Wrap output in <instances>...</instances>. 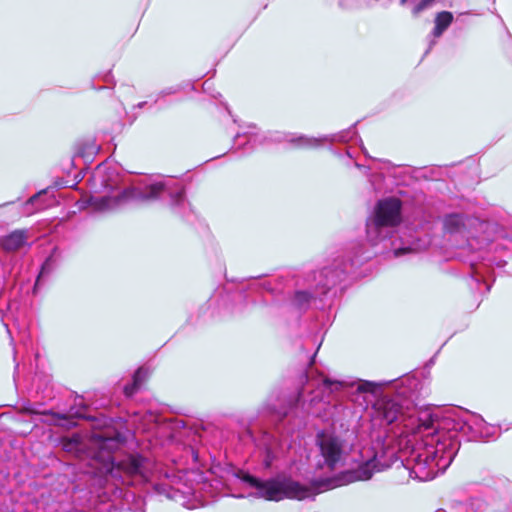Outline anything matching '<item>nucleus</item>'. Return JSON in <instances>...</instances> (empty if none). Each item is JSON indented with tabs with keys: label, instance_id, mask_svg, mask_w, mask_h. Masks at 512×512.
Instances as JSON below:
<instances>
[{
	"label": "nucleus",
	"instance_id": "f257e3e1",
	"mask_svg": "<svg viewBox=\"0 0 512 512\" xmlns=\"http://www.w3.org/2000/svg\"><path fill=\"white\" fill-rule=\"evenodd\" d=\"M321 342L310 356L308 367L302 378L305 384L321 388V393L336 399L350 397L354 393L377 396L381 388L392 384L394 396H382L373 404L372 418L380 426L389 427L394 437L401 438L399 446L405 443L408 451L401 447H391V436L377 443L372 458L360 464L356 469L341 473L337 477L314 479L309 486L288 477V499L304 500L324 491L346 485L358 480L370 479L374 472L391 467L397 461L407 462L410 476L420 481H429L444 473L456 457L462 433L468 440L490 439L498 437L499 428L488 424L482 416L465 412L455 418L442 420L428 410L419 411L413 404L419 380L404 375L391 381H368L361 379L334 380L314 369V362Z\"/></svg>",
	"mask_w": 512,
	"mask_h": 512
},
{
	"label": "nucleus",
	"instance_id": "f03ea898",
	"mask_svg": "<svg viewBox=\"0 0 512 512\" xmlns=\"http://www.w3.org/2000/svg\"><path fill=\"white\" fill-rule=\"evenodd\" d=\"M93 439L98 451L87 460L83 471L93 484L103 486L112 482L116 486L141 487L151 482L153 463L147 457L140 453L113 455L112 451L127 440L124 431L106 427L94 432Z\"/></svg>",
	"mask_w": 512,
	"mask_h": 512
},
{
	"label": "nucleus",
	"instance_id": "7ed1b4c3",
	"mask_svg": "<svg viewBox=\"0 0 512 512\" xmlns=\"http://www.w3.org/2000/svg\"><path fill=\"white\" fill-rule=\"evenodd\" d=\"M374 253L360 242H352L332 261L320 270L309 273L305 279L306 289L296 290L287 304L299 314L306 312L312 302L317 300L324 306L336 297L338 287L363 263L370 260Z\"/></svg>",
	"mask_w": 512,
	"mask_h": 512
},
{
	"label": "nucleus",
	"instance_id": "20e7f679",
	"mask_svg": "<svg viewBox=\"0 0 512 512\" xmlns=\"http://www.w3.org/2000/svg\"><path fill=\"white\" fill-rule=\"evenodd\" d=\"M305 392L306 387L303 386L281 405L272 403L271 400L267 402L265 411L271 417L274 432L269 429L261 430L254 438L256 445L263 451L265 468L271 467L284 445H291L288 439L306 426V418L310 414H315L312 407L321 399H318V396H312L307 401Z\"/></svg>",
	"mask_w": 512,
	"mask_h": 512
},
{
	"label": "nucleus",
	"instance_id": "39448f33",
	"mask_svg": "<svg viewBox=\"0 0 512 512\" xmlns=\"http://www.w3.org/2000/svg\"><path fill=\"white\" fill-rule=\"evenodd\" d=\"M401 222L402 201L395 197L379 200L366 220L368 242L373 246L381 244L383 250H391L396 257L426 249L427 240L399 234Z\"/></svg>",
	"mask_w": 512,
	"mask_h": 512
},
{
	"label": "nucleus",
	"instance_id": "423d86ee",
	"mask_svg": "<svg viewBox=\"0 0 512 512\" xmlns=\"http://www.w3.org/2000/svg\"><path fill=\"white\" fill-rule=\"evenodd\" d=\"M164 201L173 212L182 218H187L191 211L186 200L184 186L173 177L163 179L146 178L136 185L124 188L116 196L92 197V205L99 211L113 210L129 202Z\"/></svg>",
	"mask_w": 512,
	"mask_h": 512
},
{
	"label": "nucleus",
	"instance_id": "0eeeda50",
	"mask_svg": "<svg viewBox=\"0 0 512 512\" xmlns=\"http://www.w3.org/2000/svg\"><path fill=\"white\" fill-rule=\"evenodd\" d=\"M193 475L195 476V484L187 492L181 491L179 488L172 486L166 481L153 483L151 487L157 495L164 496L174 501L184 499L185 493L190 494L195 499H200L201 505L204 506L209 504L214 498L225 494L229 485L227 478L223 476L218 477L212 471L207 473L193 472Z\"/></svg>",
	"mask_w": 512,
	"mask_h": 512
},
{
	"label": "nucleus",
	"instance_id": "6e6552de",
	"mask_svg": "<svg viewBox=\"0 0 512 512\" xmlns=\"http://www.w3.org/2000/svg\"><path fill=\"white\" fill-rule=\"evenodd\" d=\"M357 137L355 125L348 129L342 130L335 134L324 135L322 137H308L305 135L292 136L281 132H274L270 134L269 140L273 142L287 141L299 148H316L321 146L324 142L334 143L342 142L347 143Z\"/></svg>",
	"mask_w": 512,
	"mask_h": 512
},
{
	"label": "nucleus",
	"instance_id": "1a4fd4ad",
	"mask_svg": "<svg viewBox=\"0 0 512 512\" xmlns=\"http://www.w3.org/2000/svg\"><path fill=\"white\" fill-rule=\"evenodd\" d=\"M316 445L323 458V465L333 470L343 455V442L341 439L333 433L322 430L316 435Z\"/></svg>",
	"mask_w": 512,
	"mask_h": 512
},
{
	"label": "nucleus",
	"instance_id": "9d476101",
	"mask_svg": "<svg viewBox=\"0 0 512 512\" xmlns=\"http://www.w3.org/2000/svg\"><path fill=\"white\" fill-rule=\"evenodd\" d=\"M464 512H510L511 500L494 495L471 496L460 503Z\"/></svg>",
	"mask_w": 512,
	"mask_h": 512
},
{
	"label": "nucleus",
	"instance_id": "9b49d317",
	"mask_svg": "<svg viewBox=\"0 0 512 512\" xmlns=\"http://www.w3.org/2000/svg\"><path fill=\"white\" fill-rule=\"evenodd\" d=\"M474 221L475 220L470 219L463 214L451 213L445 215L443 219V228L444 231L450 235H460L461 237H465L467 239L468 248H473V242H478V239L470 234L467 227L472 225V222ZM486 242H490V240L488 238H483L481 242H478L480 244V250L488 247Z\"/></svg>",
	"mask_w": 512,
	"mask_h": 512
},
{
	"label": "nucleus",
	"instance_id": "f8f14e48",
	"mask_svg": "<svg viewBox=\"0 0 512 512\" xmlns=\"http://www.w3.org/2000/svg\"><path fill=\"white\" fill-rule=\"evenodd\" d=\"M27 244V231L14 230L7 235L0 237V247L7 252L20 250Z\"/></svg>",
	"mask_w": 512,
	"mask_h": 512
},
{
	"label": "nucleus",
	"instance_id": "ddd939ff",
	"mask_svg": "<svg viewBox=\"0 0 512 512\" xmlns=\"http://www.w3.org/2000/svg\"><path fill=\"white\" fill-rule=\"evenodd\" d=\"M453 19V14L449 11H442L437 13L434 20L435 26L431 32L433 39L430 40L428 49L426 50L425 54H427L436 44L435 38L442 36V34L448 29V27L453 22Z\"/></svg>",
	"mask_w": 512,
	"mask_h": 512
},
{
	"label": "nucleus",
	"instance_id": "4468645a",
	"mask_svg": "<svg viewBox=\"0 0 512 512\" xmlns=\"http://www.w3.org/2000/svg\"><path fill=\"white\" fill-rule=\"evenodd\" d=\"M58 252V249L54 247L51 251V253L46 257L44 262L42 263L40 267V271L36 277L34 286H33V293L37 294V291L40 287L41 280L45 278L46 276L50 275L57 266L56 261V254Z\"/></svg>",
	"mask_w": 512,
	"mask_h": 512
},
{
	"label": "nucleus",
	"instance_id": "2eb2a0df",
	"mask_svg": "<svg viewBox=\"0 0 512 512\" xmlns=\"http://www.w3.org/2000/svg\"><path fill=\"white\" fill-rule=\"evenodd\" d=\"M148 377V370L144 367L138 368L133 376L131 383L124 386L123 391L126 397H132L142 386Z\"/></svg>",
	"mask_w": 512,
	"mask_h": 512
},
{
	"label": "nucleus",
	"instance_id": "dca6fc26",
	"mask_svg": "<svg viewBox=\"0 0 512 512\" xmlns=\"http://www.w3.org/2000/svg\"><path fill=\"white\" fill-rule=\"evenodd\" d=\"M470 271L466 279L467 285L472 291L479 288L480 284L484 282L483 276L480 274L478 267L474 260H469Z\"/></svg>",
	"mask_w": 512,
	"mask_h": 512
},
{
	"label": "nucleus",
	"instance_id": "f3484780",
	"mask_svg": "<svg viewBox=\"0 0 512 512\" xmlns=\"http://www.w3.org/2000/svg\"><path fill=\"white\" fill-rule=\"evenodd\" d=\"M87 407L85 405H82L80 408H77L75 406L70 407L69 411L67 413H53L51 411L47 412L46 414L53 415L54 417L66 420L68 418H77V419H86L88 418L85 414Z\"/></svg>",
	"mask_w": 512,
	"mask_h": 512
},
{
	"label": "nucleus",
	"instance_id": "a211bd4d",
	"mask_svg": "<svg viewBox=\"0 0 512 512\" xmlns=\"http://www.w3.org/2000/svg\"><path fill=\"white\" fill-rule=\"evenodd\" d=\"M486 245H488L489 251H493L495 253H499L504 250L512 251V235L501 237L495 241L486 242Z\"/></svg>",
	"mask_w": 512,
	"mask_h": 512
},
{
	"label": "nucleus",
	"instance_id": "6ab92c4d",
	"mask_svg": "<svg viewBox=\"0 0 512 512\" xmlns=\"http://www.w3.org/2000/svg\"><path fill=\"white\" fill-rule=\"evenodd\" d=\"M48 189L49 188L42 189L28 198V200L24 203V207L27 208L28 214L45 207V204L39 203V200L42 195L47 194Z\"/></svg>",
	"mask_w": 512,
	"mask_h": 512
},
{
	"label": "nucleus",
	"instance_id": "aec40b11",
	"mask_svg": "<svg viewBox=\"0 0 512 512\" xmlns=\"http://www.w3.org/2000/svg\"><path fill=\"white\" fill-rule=\"evenodd\" d=\"M257 141V135H253L251 132L237 133L234 136V144L238 145L239 148L243 146H250L251 150L254 149Z\"/></svg>",
	"mask_w": 512,
	"mask_h": 512
},
{
	"label": "nucleus",
	"instance_id": "412c9836",
	"mask_svg": "<svg viewBox=\"0 0 512 512\" xmlns=\"http://www.w3.org/2000/svg\"><path fill=\"white\" fill-rule=\"evenodd\" d=\"M82 443L78 437H72L63 442V449L68 453L78 454L81 451Z\"/></svg>",
	"mask_w": 512,
	"mask_h": 512
},
{
	"label": "nucleus",
	"instance_id": "4be33fe9",
	"mask_svg": "<svg viewBox=\"0 0 512 512\" xmlns=\"http://www.w3.org/2000/svg\"><path fill=\"white\" fill-rule=\"evenodd\" d=\"M435 2L436 0H417V3L412 9V14L414 16L420 15L422 12L432 8Z\"/></svg>",
	"mask_w": 512,
	"mask_h": 512
},
{
	"label": "nucleus",
	"instance_id": "5701e85b",
	"mask_svg": "<svg viewBox=\"0 0 512 512\" xmlns=\"http://www.w3.org/2000/svg\"><path fill=\"white\" fill-rule=\"evenodd\" d=\"M372 4L373 0H340V5L347 8H352L361 5L370 6Z\"/></svg>",
	"mask_w": 512,
	"mask_h": 512
},
{
	"label": "nucleus",
	"instance_id": "b1692460",
	"mask_svg": "<svg viewBox=\"0 0 512 512\" xmlns=\"http://www.w3.org/2000/svg\"><path fill=\"white\" fill-rule=\"evenodd\" d=\"M186 454L191 456L193 463H195V464L200 463L199 452L196 449H194L193 447H188L186 449Z\"/></svg>",
	"mask_w": 512,
	"mask_h": 512
},
{
	"label": "nucleus",
	"instance_id": "393cba45",
	"mask_svg": "<svg viewBox=\"0 0 512 512\" xmlns=\"http://www.w3.org/2000/svg\"><path fill=\"white\" fill-rule=\"evenodd\" d=\"M177 91H178V88H176V87H167L160 92V95H162V96L171 95V94H175Z\"/></svg>",
	"mask_w": 512,
	"mask_h": 512
},
{
	"label": "nucleus",
	"instance_id": "a878e982",
	"mask_svg": "<svg viewBox=\"0 0 512 512\" xmlns=\"http://www.w3.org/2000/svg\"><path fill=\"white\" fill-rule=\"evenodd\" d=\"M259 286H260V288H262L263 290H266V291L272 292V286H271V283H270V282H268V281H261V282H259Z\"/></svg>",
	"mask_w": 512,
	"mask_h": 512
},
{
	"label": "nucleus",
	"instance_id": "bb28decb",
	"mask_svg": "<svg viewBox=\"0 0 512 512\" xmlns=\"http://www.w3.org/2000/svg\"><path fill=\"white\" fill-rule=\"evenodd\" d=\"M494 485L503 486L506 483V479L502 477H496L492 479Z\"/></svg>",
	"mask_w": 512,
	"mask_h": 512
},
{
	"label": "nucleus",
	"instance_id": "cd10ccee",
	"mask_svg": "<svg viewBox=\"0 0 512 512\" xmlns=\"http://www.w3.org/2000/svg\"><path fill=\"white\" fill-rule=\"evenodd\" d=\"M493 262L497 267H504L507 263V261L504 259H499V260L494 259Z\"/></svg>",
	"mask_w": 512,
	"mask_h": 512
},
{
	"label": "nucleus",
	"instance_id": "c85d7f7f",
	"mask_svg": "<svg viewBox=\"0 0 512 512\" xmlns=\"http://www.w3.org/2000/svg\"><path fill=\"white\" fill-rule=\"evenodd\" d=\"M487 227H488V223L479 222V228H480L481 230H484V229H485V228H487Z\"/></svg>",
	"mask_w": 512,
	"mask_h": 512
},
{
	"label": "nucleus",
	"instance_id": "c756f323",
	"mask_svg": "<svg viewBox=\"0 0 512 512\" xmlns=\"http://www.w3.org/2000/svg\"><path fill=\"white\" fill-rule=\"evenodd\" d=\"M468 248H461L460 252H459V256L462 257L466 251H467Z\"/></svg>",
	"mask_w": 512,
	"mask_h": 512
},
{
	"label": "nucleus",
	"instance_id": "7c9ffc66",
	"mask_svg": "<svg viewBox=\"0 0 512 512\" xmlns=\"http://www.w3.org/2000/svg\"><path fill=\"white\" fill-rule=\"evenodd\" d=\"M11 204H14V201H9V202L3 203V204L0 205V208L8 206V205H11Z\"/></svg>",
	"mask_w": 512,
	"mask_h": 512
},
{
	"label": "nucleus",
	"instance_id": "2f4dec72",
	"mask_svg": "<svg viewBox=\"0 0 512 512\" xmlns=\"http://www.w3.org/2000/svg\"><path fill=\"white\" fill-rule=\"evenodd\" d=\"M475 258H479V255H476V256H475V254H473V255H472V256L467 260V262L469 263V260H471V259L475 261Z\"/></svg>",
	"mask_w": 512,
	"mask_h": 512
},
{
	"label": "nucleus",
	"instance_id": "473e14b6",
	"mask_svg": "<svg viewBox=\"0 0 512 512\" xmlns=\"http://www.w3.org/2000/svg\"><path fill=\"white\" fill-rule=\"evenodd\" d=\"M407 2H408V0H400L399 1L401 6H404Z\"/></svg>",
	"mask_w": 512,
	"mask_h": 512
},
{
	"label": "nucleus",
	"instance_id": "72a5a7b5",
	"mask_svg": "<svg viewBox=\"0 0 512 512\" xmlns=\"http://www.w3.org/2000/svg\"><path fill=\"white\" fill-rule=\"evenodd\" d=\"M490 289H491V285H490V284H486V289H485V291H486V292H489V291H490Z\"/></svg>",
	"mask_w": 512,
	"mask_h": 512
},
{
	"label": "nucleus",
	"instance_id": "f704fd0d",
	"mask_svg": "<svg viewBox=\"0 0 512 512\" xmlns=\"http://www.w3.org/2000/svg\"><path fill=\"white\" fill-rule=\"evenodd\" d=\"M110 77H111V75H110V73H108V74L105 76V81H106V82H108V81H109V79H110Z\"/></svg>",
	"mask_w": 512,
	"mask_h": 512
},
{
	"label": "nucleus",
	"instance_id": "c9c22d12",
	"mask_svg": "<svg viewBox=\"0 0 512 512\" xmlns=\"http://www.w3.org/2000/svg\"><path fill=\"white\" fill-rule=\"evenodd\" d=\"M145 104H146V102H141V103H139V104H138V107H140V108H141V107H143Z\"/></svg>",
	"mask_w": 512,
	"mask_h": 512
},
{
	"label": "nucleus",
	"instance_id": "e433bc0d",
	"mask_svg": "<svg viewBox=\"0 0 512 512\" xmlns=\"http://www.w3.org/2000/svg\"><path fill=\"white\" fill-rule=\"evenodd\" d=\"M78 155H80V156H82V157H84V156H85V155H84V153H83V152H81V151H78Z\"/></svg>",
	"mask_w": 512,
	"mask_h": 512
},
{
	"label": "nucleus",
	"instance_id": "4c0bfd02",
	"mask_svg": "<svg viewBox=\"0 0 512 512\" xmlns=\"http://www.w3.org/2000/svg\"><path fill=\"white\" fill-rule=\"evenodd\" d=\"M435 512H446L444 509H438Z\"/></svg>",
	"mask_w": 512,
	"mask_h": 512
},
{
	"label": "nucleus",
	"instance_id": "58836bf2",
	"mask_svg": "<svg viewBox=\"0 0 512 512\" xmlns=\"http://www.w3.org/2000/svg\"><path fill=\"white\" fill-rule=\"evenodd\" d=\"M141 512H145V509H144V508H141Z\"/></svg>",
	"mask_w": 512,
	"mask_h": 512
},
{
	"label": "nucleus",
	"instance_id": "ea45409f",
	"mask_svg": "<svg viewBox=\"0 0 512 512\" xmlns=\"http://www.w3.org/2000/svg\"><path fill=\"white\" fill-rule=\"evenodd\" d=\"M510 512H512V500H511V511Z\"/></svg>",
	"mask_w": 512,
	"mask_h": 512
}]
</instances>
